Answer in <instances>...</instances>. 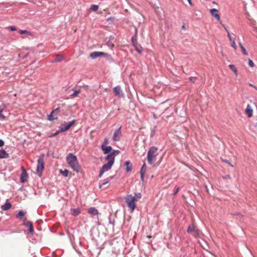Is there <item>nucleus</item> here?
Wrapping results in <instances>:
<instances>
[{"instance_id": "nucleus-1", "label": "nucleus", "mask_w": 257, "mask_h": 257, "mask_svg": "<svg viewBox=\"0 0 257 257\" xmlns=\"http://www.w3.org/2000/svg\"><path fill=\"white\" fill-rule=\"evenodd\" d=\"M142 197V195L140 193H135L134 195L132 194L127 195L125 197V202L131 210V212L134 211L136 208V202H137Z\"/></svg>"}, {"instance_id": "nucleus-2", "label": "nucleus", "mask_w": 257, "mask_h": 257, "mask_svg": "<svg viewBox=\"0 0 257 257\" xmlns=\"http://www.w3.org/2000/svg\"><path fill=\"white\" fill-rule=\"evenodd\" d=\"M66 161L73 171L76 172H79L80 171L81 168L79 165L76 156L74 155L72 153L69 154L67 156Z\"/></svg>"}, {"instance_id": "nucleus-3", "label": "nucleus", "mask_w": 257, "mask_h": 257, "mask_svg": "<svg viewBox=\"0 0 257 257\" xmlns=\"http://www.w3.org/2000/svg\"><path fill=\"white\" fill-rule=\"evenodd\" d=\"M158 148L152 147L150 148L147 154V161L150 164H153L156 160V157L158 155Z\"/></svg>"}, {"instance_id": "nucleus-4", "label": "nucleus", "mask_w": 257, "mask_h": 257, "mask_svg": "<svg viewBox=\"0 0 257 257\" xmlns=\"http://www.w3.org/2000/svg\"><path fill=\"white\" fill-rule=\"evenodd\" d=\"M108 161L107 163L104 164L101 169L100 170L99 177H101L102 174L110 170L114 163V161H113V159L110 160V159H105Z\"/></svg>"}, {"instance_id": "nucleus-5", "label": "nucleus", "mask_w": 257, "mask_h": 257, "mask_svg": "<svg viewBox=\"0 0 257 257\" xmlns=\"http://www.w3.org/2000/svg\"><path fill=\"white\" fill-rule=\"evenodd\" d=\"M44 169V155L41 156L38 160V164L37 167V172L39 177H41L42 172Z\"/></svg>"}, {"instance_id": "nucleus-6", "label": "nucleus", "mask_w": 257, "mask_h": 257, "mask_svg": "<svg viewBox=\"0 0 257 257\" xmlns=\"http://www.w3.org/2000/svg\"><path fill=\"white\" fill-rule=\"evenodd\" d=\"M75 122V120H73L68 122H65L63 124H62L60 126V130L61 132H64L66 131L69 129V128Z\"/></svg>"}, {"instance_id": "nucleus-7", "label": "nucleus", "mask_w": 257, "mask_h": 257, "mask_svg": "<svg viewBox=\"0 0 257 257\" xmlns=\"http://www.w3.org/2000/svg\"><path fill=\"white\" fill-rule=\"evenodd\" d=\"M187 232L192 234L195 237H197L199 235L198 230L193 224L190 225L187 229Z\"/></svg>"}, {"instance_id": "nucleus-8", "label": "nucleus", "mask_w": 257, "mask_h": 257, "mask_svg": "<svg viewBox=\"0 0 257 257\" xmlns=\"http://www.w3.org/2000/svg\"><path fill=\"white\" fill-rule=\"evenodd\" d=\"M121 137V126L114 132L112 140L113 141H119Z\"/></svg>"}, {"instance_id": "nucleus-9", "label": "nucleus", "mask_w": 257, "mask_h": 257, "mask_svg": "<svg viewBox=\"0 0 257 257\" xmlns=\"http://www.w3.org/2000/svg\"><path fill=\"white\" fill-rule=\"evenodd\" d=\"M106 54L102 52H93L90 54V56L92 59H95L99 57H104Z\"/></svg>"}, {"instance_id": "nucleus-10", "label": "nucleus", "mask_w": 257, "mask_h": 257, "mask_svg": "<svg viewBox=\"0 0 257 257\" xmlns=\"http://www.w3.org/2000/svg\"><path fill=\"white\" fill-rule=\"evenodd\" d=\"M58 108H56L55 110H53L51 113L48 115V119L52 121L57 118V111Z\"/></svg>"}, {"instance_id": "nucleus-11", "label": "nucleus", "mask_w": 257, "mask_h": 257, "mask_svg": "<svg viewBox=\"0 0 257 257\" xmlns=\"http://www.w3.org/2000/svg\"><path fill=\"white\" fill-rule=\"evenodd\" d=\"M245 113L246 114L248 117H251L253 115V109L251 105L248 104L245 109Z\"/></svg>"}, {"instance_id": "nucleus-12", "label": "nucleus", "mask_w": 257, "mask_h": 257, "mask_svg": "<svg viewBox=\"0 0 257 257\" xmlns=\"http://www.w3.org/2000/svg\"><path fill=\"white\" fill-rule=\"evenodd\" d=\"M120 153V151L118 150H114L110 154H108L105 159H110V160L113 159V161L114 162L115 157L117 155Z\"/></svg>"}, {"instance_id": "nucleus-13", "label": "nucleus", "mask_w": 257, "mask_h": 257, "mask_svg": "<svg viewBox=\"0 0 257 257\" xmlns=\"http://www.w3.org/2000/svg\"><path fill=\"white\" fill-rule=\"evenodd\" d=\"M23 221L24 222V225L29 228V232L31 233H33V232H34V229L32 222L26 221V218H24Z\"/></svg>"}, {"instance_id": "nucleus-14", "label": "nucleus", "mask_w": 257, "mask_h": 257, "mask_svg": "<svg viewBox=\"0 0 257 257\" xmlns=\"http://www.w3.org/2000/svg\"><path fill=\"white\" fill-rule=\"evenodd\" d=\"M22 172L21 175V182L24 183L27 181L28 178V174L27 173L26 171L25 170L24 167H22Z\"/></svg>"}, {"instance_id": "nucleus-15", "label": "nucleus", "mask_w": 257, "mask_h": 257, "mask_svg": "<svg viewBox=\"0 0 257 257\" xmlns=\"http://www.w3.org/2000/svg\"><path fill=\"white\" fill-rule=\"evenodd\" d=\"M211 15L214 17L217 20L220 21V18L218 14V11L216 9H212L210 11Z\"/></svg>"}, {"instance_id": "nucleus-16", "label": "nucleus", "mask_w": 257, "mask_h": 257, "mask_svg": "<svg viewBox=\"0 0 257 257\" xmlns=\"http://www.w3.org/2000/svg\"><path fill=\"white\" fill-rule=\"evenodd\" d=\"M146 169H147L146 165L145 163H144L143 164V165L142 166V168L141 169V171H140L141 177V180L142 181L144 180V175H145V174L146 173Z\"/></svg>"}, {"instance_id": "nucleus-17", "label": "nucleus", "mask_w": 257, "mask_h": 257, "mask_svg": "<svg viewBox=\"0 0 257 257\" xmlns=\"http://www.w3.org/2000/svg\"><path fill=\"white\" fill-rule=\"evenodd\" d=\"M101 149L103 151L104 154H106L112 150V147L110 146L106 147L104 145H102Z\"/></svg>"}, {"instance_id": "nucleus-18", "label": "nucleus", "mask_w": 257, "mask_h": 257, "mask_svg": "<svg viewBox=\"0 0 257 257\" xmlns=\"http://www.w3.org/2000/svg\"><path fill=\"white\" fill-rule=\"evenodd\" d=\"M113 92L115 96H120V94L121 93L120 87L119 86H117L113 88Z\"/></svg>"}, {"instance_id": "nucleus-19", "label": "nucleus", "mask_w": 257, "mask_h": 257, "mask_svg": "<svg viewBox=\"0 0 257 257\" xmlns=\"http://www.w3.org/2000/svg\"><path fill=\"white\" fill-rule=\"evenodd\" d=\"M71 214L73 216H77L81 213L79 208L71 209Z\"/></svg>"}, {"instance_id": "nucleus-20", "label": "nucleus", "mask_w": 257, "mask_h": 257, "mask_svg": "<svg viewBox=\"0 0 257 257\" xmlns=\"http://www.w3.org/2000/svg\"><path fill=\"white\" fill-rule=\"evenodd\" d=\"M88 212L91 215H95L98 214V210L94 207L89 208Z\"/></svg>"}, {"instance_id": "nucleus-21", "label": "nucleus", "mask_w": 257, "mask_h": 257, "mask_svg": "<svg viewBox=\"0 0 257 257\" xmlns=\"http://www.w3.org/2000/svg\"><path fill=\"white\" fill-rule=\"evenodd\" d=\"M12 207V205L10 202H6L4 205L1 206V208L4 211H7L10 209Z\"/></svg>"}, {"instance_id": "nucleus-22", "label": "nucleus", "mask_w": 257, "mask_h": 257, "mask_svg": "<svg viewBox=\"0 0 257 257\" xmlns=\"http://www.w3.org/2000/svg\"><path fill=\"white\" fill-rule=\"evenodd\" d=\"M9 154L4 150H0V159L8 158Z\"/></svg>"}, {"instance_id": "nucleus-23", "label": "nucleus", "mask_w": 257, "mask_h": 257, "mask_svg": "<svg viewBox=\"0 0 257 257\" xmlns=\"http://www.w3.org/2000/svg\"><path fill=\"white\" fill-rule=\"evenodd\" d=\"M56 58L53 61V62H60L64 60V57L61 54H57L56 55Z\"/></svg>"}, {"instance_id": "nucleus-24", "label": "nucleus", "mask_w": 257, "mask_h": 257, "mask_svg": "<svg viewBox=\"0 0 257 257\" xmlns=\"http://www.w3.org/2000/svg\"><path fill=\"white\" fill-rule=\"evenodd\" d=\"M125 166L126 167L125 170L126 172H131L132 170V165L129 161L125 162Z\"/></svg>"}, {"instance_id": "nucleus-25", "label": "nucleus", "mask_w": 257, "mask_h": 257, "mask_svg": "<svg viewBox=\"0 0 257 257\" xmlns=\"http://www.w3.org/2000/svg\"><path fill=\"white\" fill-rule=\"evenodd\" d=\"M59 172L64 177H67L68 175L69 172L66 169H65L64 170H60Z\"/></svg>"}, {"instance_id": "nucleus-26", "label": "nucleus", "mask_w": 257, "mask_h": 257, "mask_svg": "<svg viewBox=\"0 0 257 257\" xmlns=\"http://www.w3.org/2000/svg\"><path fill=\"white\" fill-rule=\"evenodd\" d=\"M26 214V212H24L23 211H20L16 215V217L17 218H20L21 217H23Z\"/></svg>"}, {"instance_id": "nucleus-27", "label": "nucleus", "mask_w": 257, "mask_h": 257, "mask_svg": "<svg viewBox=\"0 0 257 257\" xmlns=\"http://www.w3.org/2000/svg\"><path fill=\"white\" fill-rule=\"evenodd\" d=\"M239 47H240V48L241 49L242 53L245 55H248V53H247V51H246L245 48L243 46V45L241 43H239Z\"/></svg>"}, {"instance_id": "nucleus-28", "label": "nucleus", "mask_w": 257, "mask_h": 257, "mask_svg": "<svg viewBox=\"0 0 257 257\" xmlns=\"http://www.w3.org/2000/svg\"><path fill=\"white\" fill-rule=\"evenodd\" d=\"M81 92V90H74V92L73 94H72L70 96L72 98H73V97H75L77 96V95L78 94H79Z\"/></svg>"}, {"instance_id": "nucleus-29", "label": "nucleus", "mask_w": 257, "mask_h": 257, "mask_svg": "<svg viewBox=\"0 0 257 257\" xmlns=\"http://www.w3.org/2000/svg\"><path fill=\"white\" fill-rule=\"evenodd\" d=\"M109 183V180H105L104 182L99 184V188L102 189L103 187Z\"/></svg>"}, {"instance_id": "nucleus-30", "label": "nucleus", "mask_w": 257, "mask_h": 257, "mask_svg": "<svg viewBox=\"0 0 257 257\" xmlns=\"http://www.w3.org/2000/svg\"><path fill=\"white\" fill-rule=\"evenodd\" d=\"M98 9V6L96 5H92L91 6L90 10L93 11H96Z\"/></svg>"}, {"instance_id": "nucleus-31", "label": "nucleus", "mask_w": 257, "mask_h": 257, "mask_svg": "<svg viewBox=\"0 0 257 257\" xmlns=\"http://www.w3.org/2000/svg\"><path fill=\"white\" fill-rule=\"evenodd\" d=\"M230 42L231 46L234 49H236L237 46L235 44L234 40H233L230 41Z\"/></svg>"}, {"instance_id": "nucleus-32", "label": "nucleus", "mask_w": 257, "mask_h": 257, "mask_svg": "<svg viewBox=\"0 0 257 257\" xmlns=\"http://www.w3.org/2000/svg\"><path fill=\"white\" fill-rule=\"evenodd\" d=\"M224 28L226 30V31L227 32V36H228V37L229 38V41H231L234 40L233 39V38L231 36V35H230V33H229V32L226 30V29L225 28Z\"/></svg>"}, {"instance_id": "nucleus-33", "label": "nucleus", "mask_w": 257, "mask_h": 257, "mask_svg": "<svg viewBox=\"0 0 257 257\" xmlns=\"http://www.w3.org/2000/svg\"><path fill=\"white\" fill-rule=\"evenodd\" d=\"M248 64H249V66L251 67H253L254 66V63L250 59H248Z\"/></svg>"}, {"instance_id": "nucleus-34", "label": "nucleus", "mask_w": 257, "mask_h": 257, "mask_svg": "<svg viewBox=\"0 0 257 257\" xmlns=\"http://www.w3.org/2000/svg\"><path fill=\"white\" fill-rule=\"evenodd\" d=\"M222 161L224 162H225L226 163L229 164L230 166H231V167H233V166L231 164V163L227 160H224V159H222Z\"/></svg>"}, {"instance_id": "nucleus-35", "label": "nucleus", "mask_w": 257, "mask_h": 257, "mask_svg": "<svg viewBox=\"0 0 257 257\" xmlns=\"http://www.w3.org/2000/svg\"><path fill=\"white\" fill-rule=\"evenodd\" d=\"M196 77H191L189 78V80L190 81L193 82V83L195 82V81H196Z\"/></svg>"}, {"instance_id": "nucleus-36", "label": "nucleus", "mask_w": 257, "mask_h": 257, "mask_svg": "<svg viewBox=\"0 0 257 257\" xmlns=\"http://www.w3.org/2000/svg\"><path fill=\"white\" fill-rule=\"evenodd\" d=\"M2 110L0 111V119H5L6 117L2 114Z\"/></svg>"}, {"instance_id": "nucleus-37", "label": "nucleus", "mask_w": 257, "mask_h": 257, "mask_svg": "<svg viewBox=\"0 0 257 257\" xmlns=\"http://www.w3.org/2000/svg\"><path fill=\"white\" fill-rule=\"evenodd\" d=\"M107 144H108V139L107 138H105L102 145H104L105 146V145H107Z\"/></svg>"}, {"instance_id": "nucleus-38", "label": "nucleus", "mask_w": 257, "mask_h": 257, "mask_svg": "<svg viewBox=\"0 0 257 257\" xmlns=\"http://www.w3.org/2000/svg\"><path fill=\"white\" fill-rule=\"evenodd\" d=\"M229 67L232 70L233 69H234L236 67H235V66L233 64H230L229 65Z\"/></svg>"}, {"instance_id": "nucleus-39", "label": "nucleus", "mask_w": 257, "mask_h": 257, "mask_svg": "<svg viewBox=\"0 0 257 257\" xmlns=\"http://www.w3.org/2000/svg\"><path fill=\"white\" fill-rule=\"evenodd\" d=\"M179 190H180V188L179 187H177L176 189V190L174 191V192L173 193V195H175L176 194H177V193L179 192Z\"/></svg>"}, {"instance_id": "nucleus-40", "label": "nucleus", "mask_w": 257, "mask_h": 257, "mask_svg": "<svg viewBox=\"0 0 257 257\" xmlns=\"http://www.w3.org/2000/svg\"><path fill=\"white\" fill-rule=\"evenodd\" d=\"M28 33L26 30H21L20 31V33L21 34H26V33Z\"/></svg>"}, {"instance_id": "nucleus-41", "label": "nucleus", "mask_w": 257, "mask_h": 257, "mask_svg": "<svg viewBox=\"0 0 257 257\" xmlns=\"http://www.w3.org/2000/svg\"><path fill=\"white\" fill-rule=\"evenodd\" d=\"M9 29L12 31H16L17 29L15 27H9Z\"/></svg>"}, {"instance_id": "nucleus-42", "label": "nucleus", "mask_w": 257, "mask_h": 257, "mask_svg": "<svg viewBox=\"0 0 257 257\" xmlns=\"http://www.w3.org/2000/svg\"><path fill=\"white\" fill-rule=\"evenodd\" d=\"M232 71L234 72L235 75L236 76H237V69L236 68H235L234 69L232 70Z\"/></svg>"}, {"instance_id": "nucleus-43", "label": "nucleus", "mask_w": 257, "mask_h": 257, "mask_svg": "<svg viewBox=\"0 0 257 257\" xmlns=\"http://www.w3.org/2000/svg\"><path fill=\"white\" fill-rule=\"evenodd\" d=\"M232 71L234 72L235 75L236 76H237V69L236 68H235L234 69L232 70Z\"/></svg>"}, {"instance_id": "nucleus-44", "label": "nucleus", "mask_w": 257, "mask_h": 257, "mask_svg": "<svg viewBox=\"0 0 257 257\" xmlns=\"http://www.w3.org/2000/svg\"><path fill=\"white\" fill-rule=\"evenodd\" d=\"M249 86L250 87H251L254 88L255 90H257V87L256 86H254L253 84L250 83V84H249Z\"/></svg>"}, {"instance_id": "nucleus-45", "label": "nucleus", "mask_w": 257, "mask_h": 257, "mask_svg": "<svg viewBox=\"0 0 257 257\" xmlns=\"http://www.w3.org/2000/svg\"><path fill=\"white\" fill-rule=\"evenodd\" d=\"M4 145V142L3 140H0V147L3 146Z\"/></svg>"}, {"instance_id": "nucleus-46", "label": "nucleus", "mask_w": 257, "mask_h": 257, "mask_svg": "<svg viewBox=\"0 0 257 257\" xmlns=\"http://www.w3.org/2000/svg\"><path fill=\"white\" fill-rule=\"evenodd\" d=\"M187 1H188V2L190 6H193V4H192V2H191V0H187Z\"/></svg>"}, {"instance_id": "nucleus-47", "label": "nucleus", "mask_w": 257, "mask_h": 257, "mask_svg": "<svg viewBox=\"0 0 257 257\" xmlns=\"http://www.w3.org/2000/svg\"><path fill=\"white\" fill-rule=\"evenodd\" d=\"M58 134H59V131H57L55 134H54L53 135H52L51 136H52V137L55 136H56L57 135H58Z\"/></svg>"}, {"instance_id": "nucleus-48", "label": "nucleus", "mask_w": 257, "mask_h": 257, "mask_svg": "<svg viewBox=\"0 0 257 257\" xmlns=\"http://www.w3.org/2000/svg\"><path fill=\"white\" fill-rule=\"evenodd\" d=\"M147 237V238H152V236H151V235H148Z\"/></svg>"}, {"instance_id": "nucleus-49", "label": "nucleus", "mask_w": 257, "mask_h": 257, "mask_svg": "<svg viewBox=\"0 0 257 257\" xmlns=\"http://www.w3.org/2000/svg\"><path fill=\"white\" fill-rule=\"evenodd\" d=\"M137 51H138L139 53H141V51H140V50L139 49H137Z\"/></svg>"}, {"instance_id": "nucleus-50", "label": "nucleus", "mask_w": 257, "mask_h": 257, "mask_svg": "<svg viewBox=\"0 0 257 257\" xmlns=\"http://www.w3.org/2000/svg\"><path fill=\"white\" fill-rule=\"evenodd\" d=\"M182 28H183V29H185V26H182Z\"/></svg>"}, {"instance_id": "nucleus-51", "label": "nucleus", "mask_w": 257, "mask_h": 257, "mask_svg": "<svg viewBox=\"0 0 257 257\" xmlns=\"http://www.w3.org/2000/svg\"><path fill=\"white\" fill-rule=\"evenodd\" d=\"M229 178V176H227V177H226V178Z\"/></svg>"}, {"instance_id": "nucleus-52", "label": "nucleus", "mask_w": 257, "mask_h": 257, "mask_svg": "<svg viewBox=\"0 0 257 257\" xmlns=\"http://www.w3.org/2000/svg\"><path fill=\"white\" fill-rule=\"evenodd\" d=\"M229 178V176H227V177H226V178Z\"/></svg>"}, {"instance_id": "nucleus-53", "label": "nucleus", "mask_w": 257, "mask_h": 257, "mask_svg": "<svg viewBox=\"0 0 257 257\" xmlns=\"http://www.w3.org/2000/svg\"><path fill=\"white\" fill-rule=\"evenodd\" d=\"M154 118H156V116H155V115H154Z\"/></svg>"}, {"instance_id": "nucleus-54", "label": "nucleus", "mask_w": 257, "mask_h": 257, "mask_svg": "<svg viewBox=\"0 0 257 257\" xmlns=\"http://www.w3.org/2000/svg\"><path fill=\"white\" fill-rule=\"evenodd\" d=\"M1 220V218L0 217V220Z\"/></svg>"}]
</instances>
